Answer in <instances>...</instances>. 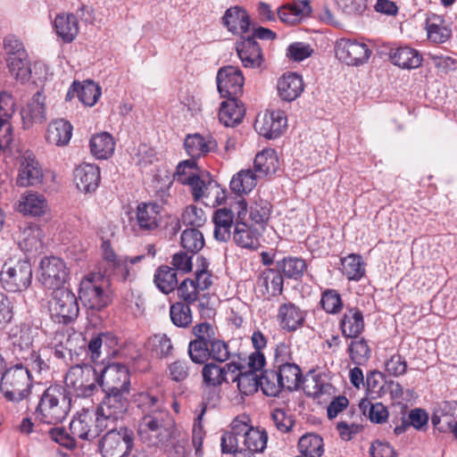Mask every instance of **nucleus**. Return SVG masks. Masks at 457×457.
I'll return each mask as SVG.
<instances>
[{
	"mask_svg": "<svg viewBox=\"0 0 457 457\" xmlns=\"http://www.w3.org/2000/svg\"><path fill=\"white\" fill-rule=\"evenodd\" d=\"M143 417L138 426V435L149 445L164 444L173 434L174 420L167 411L163 397L150 393H141L137 399Z\"/></svg>",
	"mask_w": 457,
	"mask_h": 457,
	"instance_id": "1",
	"label": "nucleus"
},
{
	"mask_svg": "<svg viewBox=\"0 0 457 457\" xmlns=\"http://www.w3.org/2000/svg\"><path fill=\"white\" fill-rule=\"evenodd\" d=\"M98 375V385L104 392L101 403L112 406L115 410L127 411L130 379L128 369L120 363H111L104 366Z\"/></svg>",
	"mask_w": 457,
	"mask_h": 457,
	"instance_id": "2",
	"label": "nucleus"
},
{
	"mask_svg": "<svg viewBox=\"0 0 457 457\" xmlns=\"http://www.w3.org/2000/svg\"><path fill=\"white\" fill-rule=\"evenodd\" d=\"M126 411L115 410L106 425L105 434L99 441L103 457H129L133 451L135 435L132 429L120 426Z\"/></svg>",
	"mask_w": 457,
	"mask_h": 457,
	"instance_id": "3",
	"label": "nucleus"
},
{
	"mask_svg": "<svg viewBox=\"0 0 457 457\" xmlns=\"http://www.w3.org/2000/svg\"><path fill=\"white\" fill-rule=\"evenodd\" d=\"M71 407V393L61 385H52L41 395L34 412L35 419L41 423L56 425L66 419Z\"/></svg>",
	"mask_w": 457,
	"mask_h": 457,
	"instance_id": "4",
	"label": "nucleus"
},
{
	"mask_svg": "<svg viewBox=\"0 0 457 457\" xmlns=\"http://www.w3.org/2000/svg\"><path fill=\"white\" fill-rule=\"evenodd\" d=\"M106 403H100L93 415L88 411H82L70 423L72 435L83 440L91 441L98 437L106 428L115 408L108 407Z\"/></svg>",
	"mask_w": 457,
	"mask_h": 457,
	"instance_id": "5",
	"label": "nucleus"
},
{
	"mask_svg": "<svg viewBox=\"0 0 457 457\" xmlns=\"http://www.w3.org/2000/svg\"><path fill=\"white\" fill-rule=\"evenodd\" d=\"M32 386V375L23 368L22 363L7 369L1 377L0 391L6 400L20 402L29 394Z\"/></svg>",
	"mask_w": 457,
	"mask_h": 457,
	"instance_id": "6",
	"label": "nucleus"
},
{
	"mask_svg": "<svg viewBox=\"0 0 457 457\" xmlns=\"http://www.w3.org/2000/svg\"><path fill=\"white\" fill-rule=\"evenodd\" d=\"M67 391L77 397H89L98 384V370L89 364L75 365L70 368L64 379Z\"/></svg>",
	"mask_w": 457,
	"mask_h": 457,
	"instance_id": "7",
	"label": "nucleus"
},
{
	"mask_svg": "<svg viewBox=\"0 0 457 457\" xmlns=\"http://www.w3.org/2000/svg\"><path fill=\"white\" fill-rule=\"evenodd\" d=\"M49 312L56 323L67 325L73 322L79 312L77 296L67 288L54 291L49 301Z\"/></svg>",
	"mask_w": 457,
	"mask_h": 457,
	"instance_id": "8",
	"label": "nucleus"
},
{
	"mask_svg": "<svg viewBox=\"0 0 457 457\" xmlns=\"http://www.w3.org/2000/svg\"><path fill=\"white\" fill-rule=\"evenodd\" d=\"M33 270L27 260L15 263H4L0 272L3 287L9 292H22L31 284Z\"/></svg>",
	"mask_w": 457,
	"mask_h": 457,
	"instance_id": "9",
	"label": "nucleus"
},
{
	"mask_svg": "<svg viewBox=\"0 0 457 457\" xmlns=\"http://www.w3.org/2000/svg\"><path fill=\"white\" fill-rule=\"evenodd\" d=\"M68 278L69 270L62 259L50 256L41 260L38 280L45 288L61 290Z\"/></svg>",
	"mask_w": 457,
	"mask_h": 457,
	"instance_id": "10",
	"label": "nucleus"
},
{
	"mask_svg": "<svg viewBox=\"0 0 457 457\" xmlns=\"http://www.w3.org/2000/svg\"><path fill=\"white\" fill-rule=\"evenodd\" d=\"M162 221L161 207L154 203H140L129 224L135 234H146L155 230Z\"/></svg>",
	"mask_w": 457,
	"mask_h": 457,
	"instance_id": "11",
	"label": "nucleus"
},
{
	"mask_svg": "<svg viewBox=\"0 0 457 457\" xmlns=\"http://www.w3.org/2000/svg\"><path fill=\"white\" fill-rule=\"evenodd\" d=\"M237 218L233 233L234 242L242 248L255 250L259 247V234L245 221L247 213V203L241 198L235 203Z\"/></svg>",
	"mask_w": 457,
	"mask_h": 457,
	"instance_id": "12",
	"label": "nucleus"
},
{
	"mask_svg": "<svg viewBox=\"0 0 457 457\" xmlns=\"http://www.w3.org/2000/svg\"><path fill=\"white\" fill-rule=\"evenodd\" d=\"M216 80L221 97L237 99L242 95L245 79L238 67L228 65L219 69Z\"/></svg>",
	"mask_w": 457,
	"mask_h": 457,
	"instance_id": "13",
	"label": "nucleus"
},
{
	"mask_svg": "<svg viewBox=\"0 0 457 457\" xmlns=\"http://www.w3.org/2000/svg\"><path fill=\"white\" fill-rule=\"evenodd\" d=\"M79 299L91 310L100 311L111 303L110 295L104 286L91 277L83 278L79 285Z\"/></svg>",
	"mask_w": 457,
	"mask_h": 457,
	"instance_id": "14",
	"label": "nucleus"
},
{
	"mask_svg": "<svg viewBox=\"0 0 457 457\" xmlns=\"http://www.w3.org/2000/svg\"><path fill=\"white\" fill-rule=\"evenodd\" d=\"M371 54L369 46L357 40L341 38L336 46V55L347 65L358 66L368 61Z\"/></svg>",
	"mask_w": 457,
	"mask_h": 457,
	"instance_id": "15",
	"label": "nucleus"
},
{
	"mask_svg": "<svg viewBox=\"0 0 457 457\" xmlns=\"http://www.w3.org/2000/svg\"><path fill=\"white\" fill-rule=\"evenodd\" d=\"M236 51L245 68L259 69L264 62L262 48L252 37L241 36L236 42Z\"/></svg>",
	"mask_w": 457,
	"mask_h": 457,
	"instance_id": "16",
	"label": "nucleus"
},
{
	"mask_svg": "<svg viewBox=\"0 0 457 457\" xmlns=\"http://www.w3.org/2000/svg\"><path fill=\"white\" fill-rule=\"evenodd\" d=\"M287 127V117L280 110L267 111L262 116H258L254 128L263 137L273 139L278 137Z\"/></svg>",
	"mask_w": 457,
	"mask_h": 457,
	"instance_id": "17",
	"label": "nucleus"
},
{
	"mask_svg": "<svg viewBox=\"0 0 457 457\" xmlns=\"http://www.w3.org/2000/svg\"><path fill=\"white\" fill-rule=\"evenodd\" d=\"M43 170L31 152H25L20 160V168L16 179L19 187H35L43 181Z\"/></svg>",
	"mask_w": 457,
	"mask_h": 457,
	"instance_id": "18",
	"label": "nucleus"
},
{
	"mask_svg": "<svg viewBox=\"0 0 457 457\" xmlns=\"http://www.w3.org/2000/svg\"><path fill=\"white\" fill-rule=\"evenodd\" d=\"M306 316V311L294 303L287 302L279 305L277 320L281 329L291 333L303 327Z\"/></svg>",
	"mask_w": 457,
	"mask_h": 457,
	"instance_id": "19",
	"label": "nucleus"
},
{
	"mask_svg": "<svg viewBox=\"0 0 457 457\" xmlns=\"http://www.w3.org/2000/svg\"><path fill=\"white\" fill-rule=\"evenodd\" d=\"M241 420L244 451L262 453L267 445L268 436L266 431L253 427L247 415H241Z\"/></svg>",
	"mask_w": 457,
	"mask_h": 457,
	"instance_id": "20",
	"label": "nucleus"
},
{
	"mask_svg": "<svg viewBox=\"0 0 457 457\" xmlns=\"http://www.w3.org/2000/svg\"><path fill=\"white\" fill-rule=\"evenodd\" d=\"M17 210L26 216L41 217L49 211V205L44 195L30 190L21 195Z\"/></svg>",
	"mask_w": 457,
	"mask_h": 457,
	"instance_id": "21",
	"label": "nucleus"
},
{
	"mask_svg": "<svg viewBox=\"0 0 457 457\" xmlns=\"http://www.w3.org/2000/svg\"><path fill=\"white\" fill-rule=\"evenodd\" d=\"M100 179V169L96 164L82 163L74 170V181L81 192H95L99 187Z\"/></svg>",
	"mask_w": 457,
	"mask_h": 457,
	"instance_id": "22",
	"label": "nucleus"
},
{
	"mask_svg": "<svg viewBox=\"0 0 457 457\" xmlns=\"http://www.w3.org/2000/svg\"><path fill=\"white\" fill-rule=\"evenodd\" d=\"M184 146L191 159L195 161L197 158L216 151L218 143L212 135L203 136L195 133L187 136Z\"/></svg>",
	"mask_w": 457,
	"mask_h": 457,
	"instance_id": "23",
	"label": "nucleus"
},
{
	"mask_svg": "<svg viewBox=\"0 0 457 457\" xmlns=\"http://www.w3.org/2000/svg\"><path fill=\"white\" fill-rule=\"evenodd\" d=\"M21 116L24 129H29L34 124L42 123L46 120L45 96L40 91H37L21 109Z\"/></svg>",
	"mask_w": 457,
	"mask_h": 457,
	"instance_id": "24",
	"label": "nucleus"
},
{
	"mask_svg": "<svg viewBox=\"0 0 457 457\" xmlns=\"http://www.w3.org/2000/svg\"><path fill=\"white\" fill-rule=\"evenodd\" d=\"M433 426L441 432L450 431L455 436L457 429V403L445 402L433 414L431 419Z\"/></svg>",
	"mask_w": 457,
	"mask_h": 457,
	"instance_id": "25",
	"label": "nucleus"
},
{
	"mask_svg": "<svg viewBox=\"0 0 457 457\" xmlns=\"http://www.w3.org/2000/svg\"><path fill=\"white\" fill-rule=\"evenodd\" d=\"M256 284L262 296L269 299L282 293L284 279L279 270L266 269L260 273Z\"/></svg>",
	"mask_w": 457,
	"mask_h": 457,
	"instance_id": "26",
	"label": "nucleus"
},
{
	"mask_svg": "<svg viewBox=\"0 0 457 457\" xmlns=\"http://www.w3.org/2000/svg\"><path fill=\"white\" fill-rule=\"evenodd\" d=\"M237 210L235 204L230 209L221 208L214 212L212 221L214 223V237L220 242H227L231 237V228L234 224Z\"/></svg>",
	"mask_w": 457,
	"mask_h": 457,
	"instance_id": "27",
	"label": "nucleus"
},
{
	"mask_svg": "<svg viewBox=\"0 0 457 457\" xmlns=\"http://www.w3.org/2000/svg\"><path fill=\"white\" fill-rule=\"evenodd\" d=\"M277 87L278 96L283 101L292 102L301 96L304 85L300 75L288 72L278 79Z\"/></svg>",
	"mask_w": 457,
	"mask_h": 457,
	"instance_id": "28",
	"label": "nucleus"
},
{
	"mask_svg": "<svg viewBox=\"0 0 457 457\" xmlns=\"http://www.w3.org/2000/svg\"><path fill=\"white\" fill-rule=\"evenodd\" d=\"M9 339L12 352L18 360L21 359L22 354L27 355L34 351L32 349V331L27 325L12 329L9 335Z\"/></svg>",
	"mask_w": 457,
	"mask_h": 457,
	"instance_id": "29",
	"label": "nucleus"
},
{
	"mask_svg": "<svg viewBox=\"0 0 457 457\" xmlns=\"http://www.w3.org/2000/svg\"><path fill=\"white\" fill-rule=\"evenodd\" d=\"M342 335L346 338H357L364 330L361 311L355 307L347 308L339 322Z\"/></svg>",
	"mask_w": 457,
	"mask_h": 457,
	"instance_id": "30",
	"label": "nucleus"
},
{
	"mask_svg": "<svg viewBox=\"0 0 457 457\" xmlns=\"http://www.w3.org/2000/svg\"><path fill=\"white\" fill-rule=\"evenodd\" d=\"M223 25L233 34H245L250 28V18L245 10L235 6L228 9L222 17Z\"/></svg>",
	"mask_w": 457,
	"mask_h": 457,
	"instance_id": "31",
	"label": "nucleus"
},
{
	"mask_svg": "<svg viewBox=\"0 0 457 457\" xmlns=\"http://www.w3.org/2000/svg\"><path fill=\"white\" fill-rule=\"evenodd\" d=\"M389 58L393 64L408 70L419 68L423 60L421 54L417 50L408 46L392 49Z\"/></svg>",
	"mask_w": 457,
	"mask_h": 457,
	"instance_id": "32",
	"label": "nucleus"
},
{
	"mask_svg": "<svg viewBox=\"0 0 457 457\" xmlns=\"http://www.w3.org/2000/svg\"><path fill=\"white\" fill-rule=\"evenodd\" d=\"M241 415L236 417L231 424L230 430L223 433L220 439V447L223 453H237L244 451V445L238 443V437H242Z\"/></svg>",
	"mask_w": 457,
	"mask_h": 457,
	"instance_id": "33",
	"label": "nucleus"
},
{
	"mask_svg": "<svg viewBox=\"0 0 457 457\" xmlns=\"http://www.w3.org/2000/svg\"><path fill=\"white\" fill-rule=\"evenodd\" d=\"M72 125L66 120L58 119L49 123L46 131V140L49 144L66 145L72 136Z\"/></svg>",
	"mask_w": 457,
	"mask_h": 457,
	"instance_id": "34",
	"label": "nucleus"
},
{
	"mask_svg": "<svg viewBox=\"0 0 457 457\" xmlns=\"http://www.w3.org/2000/svg\"><path fill=\"white\" fill-rule=\"evenodd\" d=\"M245 115V108L240 105L237 99H227L221 103L219 112V120L226 127H235L239 124Z\"/></svg>",
	"mask_w": 457,
	"mask_h": 457,
	"instance_id": "35",
	"label": "nucleus"
},
{
	"mask_svg": "<svg viewBox=\"0 0 457 457\" xmlns=\"http://www.w3.org/2000/svg\"><path fill=\"white\" fill-rule=\"evenodd\" d=\"M254 172L259 178L274 174L278 169V159L275 150L265 149L256 154L253 162Z\"/></svg>",
	"mask_w": 457,
	"mask_h": 457,
	"instance_id": "36",
	"label": "nucleus"
},
{
	"mask_svg": "<svg viewBox=\"0 0 457 457\" xmlns=\"http://www.w3.org/2000/svg\"><path fill=\"white\" fill-rule=\"evenodd\" d=\"M89 145L90 151L96 158L108 159L114 152L115 142L110 133L102 132L91 137Z\"/></svg>",
	"mask_w": 457,
	"mask_h": 457,
	"instance_id": "37",
	"label": "nucleus"
},
{
	"mask_svg": "<svg viewBox=\"0 0 457 457\" xmlns=\"http://www.w3.org/2000/svg\"><path fill=\"white\" fill-rule=\"evenodd\" d=\"M275 369L278 374L280 383H282L284 389L290 392L298 389L302 382L303 374L297 364L291 362L288 364H282Z\"/></svg>",
	"mask_w": 457,
	"mask_h": 457,
	"instance_id": "38",
	"label": "nucleus"
},
{
	"mask_svg": "<svg viewBox=\"0 0 457 457\" xmlns=\"http://www.w3.org/2000/svg\"><path fill=\"white\" fill-rule=\"evenodd\" d=\"M54 29L63 41L71 42L79 32L78 19L74 14H58L54 19Z\"/></svg>",
	"mask_w": 457,
	"mask_h": 457,
	"instance_id": "39",
	"label": "nucleus"
},
{
	"mask_svg": "<svg viewBox=\"0 0 457 457\" xmlns=\"http://www.w3.org/2000/svg\"><path fill=\"white\" fill-rule=\"evenodd\" d=\"M426 29L428 38L436 44L446 42L452 35L451 29L445 24L441 16L432 15L427 19Z\"/></svg>",
	"mask_w": 457,
	"mask_h": 457,
	"instance_id": "40",
	"label": "nucleus"
},
{
	"mask_svg": "<svg viewBox=\"0 0 457 457\" xmlns=\"http://www.w3.org/2000/svg\"><path fill=\"white\" fill-rule=\"evenodd\" d=\"M311 11L309 1L303 0L278 9V16L285 23L295 24L300 21L303 16L308 15Z\"/></svg>",
	"mask_w": 457,
	"mask_h": 457,
	"instance_id": "41",
	"label": "nucleus"
},
{
	"mask_svg": "<svg viewBox=\"0 0 457 457\" xmlns=\"http://www.w3.org/2000/svg\"><path fill=\"white\" fill-rule=\"evenodd\" d=\"M257 179L259 177L251 169L242 170L232 177L229 183L230 189L238 195L247 194L257 185Z\"/></svg>",
	"mask_w": 457,
	"mask_h": 457,
	"instance_id": "42",
	"label": "nucleus"
},
{
	"mask_svg": "<svg viewBox=\"0 0 457 457\" xmlns=\"http://www.w3.org/2000/svg\"><path fill=\"white\" fill-rule=\"evenodd\" d=\"M154 281L162 293L168 295L178 287L177 272L169 266H161L155 271Z\"/></svg>",
	"mask_w": 457,
	"mask_h": 457,
	"instance_id": "43",
	"label": "nucleus"
},
{
	"mask_svg": "<svg viewBox=\"0 0 457 457\" xmlns=\"http://www.w3.org/2000/svg\"><path fill=\"white\" fill-rule=\"evenodd\" d=\"M298 449L300 457H320L324 452L322 438L315 434H306L300 437Z\"/></svg>",
	"mask_w": 457,
	"mask_h": 457,
	"instance_id": "44",
	"label": "nucleus"
},
{
	"mask_svg": "<svg viewBox=\"0 0 457 457\" xmlns=\"http://www.w3.org/2000/svg\"><path fill=\"white\" fill-rule=\"evenodd\" d=\"M109 347L117 344L116 337L111 332H99L94 334L87 345V354L92 361H96L101 356L103 345Z\"/></svg>",
	"mask_w": 457,
	"mask_h": 457,
	"instance_id": "45",
	"label": "nucleus"
},
{
	"mask_svg": "<svg viewBox=\"0 0 457 457\" xmlns=\"http://www.w3.org/2000/svg\"><path fill=\"white\" fill-rule=\"evenodd\" d=\"M231 379L232 382H237L239 392L245 395L257 392L260 387L259 375L253 370H240V373H237Z\"/></svg>",
	"mask_w": 457,
	"mask_h": 457,
	"instance_id": "46",
	"label": "nucleus"
},
{
	"mask_svg": "<svg viewBox=\"0 0 457 457\" xmlns=\"http://www.w3.org/2000/svg\"><path fill=\"white\" fill-rule=\"evenodd\" d=\"M9 72L16 79L25 81L30 74V66L28 54L24 55H16L12 57H4Z\"/></svg>",
	"mask_w": 457,
	"mask_h": 457,
	"instance_id": "47",
	"label": "nucleus"
},
{
	"mask_svg": "<svg viewBox=\"0 0 457 457\" xmlns=\"http://www.w3.org/2000/svg\"><path fill=\"white\" fill-rule=\"evenodd\" d=\"M347 352L351 361L357 365L366 364L371 355V350L368 342L360 337L352 338Z\"/></svg>",
	"mask_w": 457,
	"mask_h": 457,
	"instance_id": "48",
	"label": "nucleus"
},
{
	"mask_svg": "<svg viewBox=\"0 0 457 457\" xmlns=\"http://www.w3.org/2000/svg\"><path fill=\"white\" fill-rule=\"evenodd\" d=\"M343 273L349 280L359 281L365 274L362 258L359 254L351 253L341 259Z\"/></svg>",
	"mask_w": 457,
	"mask_h": 457,
	"instance_id": "49",
	"label": "nucleus"
},
{
	"mask_svg": "<svg viewBox=\"0 0 457 457\" xmlns=\"http://www.w3.org/2000/svg\"><path fill=\"white\" fill-rule=\"evenodd\" d=\"M259 382L263 394L268 396H277L284 389L275 368L262 371Z\"/></svg>",
	"mask_w": 457,
	"mask_h": 457,
	"instance_id": "50",
	"label": "nucleus"
},
{
	"mask_svg": "<svg viewBox=\"0 0 457 457\" xmlns=\"http://www.w3.org/2000/svg\"><path fill=\"white\" fill-rule=\"evenodd\" d=\"M359 407L362 413L373 423H384L389 417L388 410L381 403H372L368 399H362L359 403Z\"/></svg>",
	"mask_w": 457,
	"mask_h": 457,
	"instance_id": "51",
	"label": "nucleus"
},
{
	"mask_svg": "<svg viewBox=\"0 0 457 457\" xmlns=\"http://www.w3.org/2000/svg\"><path fill=\"white\" fill-rule=\"evenodd\" d=\"M278 268L285 277L298 279L306 270V263L302 258L288 256L278 262Z\"/></svg>",
	"mask_w": 457,
	"mask_h": 457,
	"instance_id": "52",
	"label": "nucleus"
},
{
	"mask_svg": "<svg viewBox=\"0 0 457 457\" xmlns=\"http://www.w3.org/2000/svg\"><path fill=\"white\" fill-rule=\"evenodd\" d=\"M189 305L182 302H176L170 305V317L176 327L186 328L192 323L193 316Z\"/></svg>",
	"mask_w": 457,
	"mask_h": 457,
	"instance_id": "53",
	"label": "nucleus"
},
{
	"mask_svg": "<svg viewBox=\"0 0 457 457\" xmlns=\"http://www.w3.org/2000/svg\"><path fill=\"white\" fill-rule=\"evenodd\" d=\"M203 382L207 386H220L227 382L226 368L214 363H204L202 369Z\"/></svg>",
	"mask_w": 457,
	"mask_h": 457,
	"instance_id": "54",
	"label": "nucleus"
},
{
	"mask_svg": "<svg viewBox=\"0 0 457 457\" xmlns=\"http://www.w3.org/2000/svg\"><path fill=\"white\" fill-rule=\"evenodd\" d=\"M180 243L184 249L191 253L199 252L204 245V236L195 228L185 229L180 237Z\"/></svg>",
	"mask_w": 457,
	"mask_h": 457,
	"instance_id": "55",
	"label": "nucleus"
},
{
	"mask_svg": "<svg viewBox=\"0 0 457 457\" xmlns=\"http://www.w3.org/2000/svg\"><path fill=\"white\" fill-rule=\"evenodd\" d=\"M101 96V87L93 81H85L83 84L78 82V98L87 106H93L96 104Z\"/></svg>",
	"mask_w": 457,
	"mask_h": 457,
	"instance_id": "56",
	"label": "nucleus"
},
{
	"mask_svg": "<svg viewBox=\"0 0 457 457\" xmlns=\"http://www.w3.org/2000/svg\"><path fill=\"white\" fill-rule=\"evenodd\" d=\"M320 304L322 309L329 314L339 313L344 303L341 295L336 289L328 288L321 293Z\"/></svg>",
	"mask_w": 457,
	"mask_h": 457,
	"instance_id": "57",
	"label": "nucleus"
},
{
	"mask_svg": "<svg viewBox=\"0 0 457 457\" xmlns=\"http://www.w3.org/2000/svg\"><path fill=\"white\" fill-rule=\"evenodd\" d=\"M270 212V204L259 197L250 206L249 218L253 223L262 225L269 220Z\"/></svg>",
	"mask_w": 457,
	"mask_h": 457,
	"instance_id": "58",
	"label": "nucleus"
},
{
	"mask_svg": "<svg viewBox=\"0 0 457 457\" xmlns=\"http://www.w3.org/2000/svg\"><path fill=\"white\" fill-rule=\"evenodd\" d=\"M383 374L379 371L373 370L368 373L366 378L367 395L372 398H379L386 395V384Z\"/></svg>",
	"mask_w": 457,
	"mask_h": 457,
	"instance_id": "59",
	"label": "nucleus"
},
{
	"mask_svg": "<svg viewBox=\"0 0 457 457\" xmlns=\"http://www.w3.org/2000/svg\"><path fill=\"white\" fill-rule=\"evenodd\" d=\"M24 361L23 368H25L31 375L32 372L41 375L49 370V364L36 351L25 355L22 354L21 359Z\"/></svg>",
	"mask_w": 457,
	"mask_h": 457,
	"instance_id": "60",
	"label": "nucleus"
},
{
	"mask_svg": "<svg viewBox=\"0 0 457 457\" xmlns=\"http://www.w3.org/2000/svg\"><path fill=\"white\" fill-rule=\"evenodd\" d=\"M151 350L156 356L168 357L171 354L173 345L165 334L154 335L149 339Z\"/></svg>",
	"mask_w": 457,
	"mask_h": 457,
	"instance_id": "61",
	"label": "nucleus"
},
{
	"mask_svg": "<svg viewBox=\"0 0 457 457\" xmlns=\"http://www.w3.org/2000/svg\"><path fill=\"white\" fill-rule=\"evenodd\" d=\"M169 377L175 382H183L187 380L191 373V366L188 361L178 359L168 366Z\"/></svg>",
	"mask_w": 457,
	"mask_h": 457,
	"instance_id": "62",
	"label": "nucleus"
},
{
	"mask_svg": "<svg viewBox=\"0 0 457 457\" xmlns=\"http://www.w3.org/2000/svg\"><path fill=\"white\" fill-rule=\"evenodd\" d=\"M307 387L309 388L308 394L314 398H319L326 395H329L334 392L332 385L321 375L312 376Z\"/></svg>",
	"mask_w": 457,
	"mask_h": 457,
	"instance_id": "63",
	"label": "nucleus"
},
{
	"mask_svg": "<svg viewBox=\"0 0 457 457\" xmlns=\"http://www.w3.org/2000/svg\"><path fill=\"white\" fill-rule=\"evenodd\" d=\"M187 353L192 362L204 364L209 359V345L193 339L188 344Z\"/></svg>",
	"mask_w": 457,
	"mask_h": 457,
	"instance_id": "64",
	"label": "nucleus"
}]
</instances>
